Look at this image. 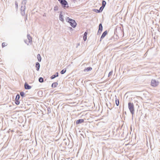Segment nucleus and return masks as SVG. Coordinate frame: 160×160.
I'll use <instances>...</instances> for the list:
<instances>
[{
  "instance_id": "23",
  "label": "nucleus",
  "mask_w": 160,
  "mask_h": 160,
  "mask_svg": "<svg viewBox=\"0 0 160 160\" xmlns=\"http://www.w3.org/2000/svg\"><path fill=\"white\" fill-rule=\"evenodd\" d=\"M93 11L95 12L96 13H100L101 12L100 11H99V10H98L97 9H94L93 10Z\"/></svg>"
},
{
  "instance_id": "30",
  "label": "nucleus",
  "mask_w": 160,
  "mask_h": 160,
  "mask_svg": "<svg viewBox=\"0 0 160 160\" xmlns=\"http://www.w3.org/2000/svg\"><path fill=\"white\" fill-rule=\"evenodd\" d=\"M87 34H88V32H87V31H86L84 33L83 36L87 37Z\"/></svg>"
},
{
  "instance_id": "11",
  "label": "nucleus",
  "mask_w": 160,
  "mask_h": 160,
  "mask_svg": "<svg viewBox=\"0 0 160 160\" xmlns=\"http://www.w3.org/2000/svg\"><path fill=\"white\" fill-rule=\"evenodd\" d=\"M92 69V68L91 67H88L86 68H85L84 70H83L84 72H89L90 71H91Z\"/></svg>"
},
{
  "instance_id": "9",
  "label": "nucleus",
  "mask_w": 160,
  "mask_h": 160,
  "mask_svg": "<svg viewBox=\"0 0 160 160\" xmlns=\"http://www.w3.org/2000/svg\"><path fill=\"white\" fill-rule=\"evenodd\" d=\"M62 11H61L60 13L59 16V20L62 22H63L64 21V19L63 18V16L62 14Z\"/></svg>"
},
{
  "instance_id": "27",
  "label": "nucleus",
  "mask_w": 160,
  "mask_h": 160,
  "mask_svg": "<svg viewBox=\"0 0 160 160\" xmlns=\"http://www.w3.org/2000/svg\"><path fill=\"white\" fill-rule=\"evenodd\" d=\"M15 103L16 104L18 105L20 103V102L19 100H15Z\"/></svg>"
},
{
  "instance_id": "26",
  "label": "nucleus",
  "mask_w": 160,
  "mask_h": 160,
  "mask_svg": "<svg viewBox=\"0 0 160 160\" xmlns=\"http://www.w3.org/2000/svg\"><path fill=\"white\" fill-rule=\"evenodd\" d=\"M58 10V7L57 6H55L54 8V10L55 11H57Z\"/></svg>"
},
{
  "instance_id": "15",
  "label": "nucleus",
  "mask_w": 160,
  "mask_h": 160,
  "mask_svg": "<svg viewBox=\"0 0 160 160\" xmlns=\"http://www.w3.org/2000/svg\"><path fill=\"white\" fill-rule=\"evenodd\" d=\"M58 85V83L57 82H55L52 83V87L53 88L56 87Z\"/></svg>"
},
{
  "instance_id": "14",
  "label": "nucleus",
  "mask_w": 160,
  "mask_h": 160,
  "mask_svg": "<svg viewBox=\"0 0 160 160\" xmlns=\"http://www.w3.org/2000/svg\"><path fill=\"white\" fill-rule=\"evenodd\" d=\"M37 58L38 61L39 62H40L41 61L42 58L41 56L39 54H38L37 55Z\"/></svg>"
},
{
  "instance_id": "3",
  "label": "nucleus",
  "mask_w": 160,
  "mask_h": 160,
  "mask_svg": "<svg viewBox=\"0 0 160 160\" xmlns=\"http://www.w3.org/2000/svg\"><path fill=\"white\" fill-rule=\"evenodd\" d=\"M58 1L64 8L65 9L69 8L68 2L66 0H60Z\"/></svg>"
},
{
  "instance_id": "25",
  "label": "nucleus",
  "mask_w": 160,
  "mask_h": 160,
  "mask_svg": "<svg viewBox=\"0 0 160 160\" xmlns=\"http://www.w3.org/2000/svg\"><path fill=\"white\" fill-rule=\"evenodd\" d=\"M56 77H56L55 75H53L50 78L51 79H53Z\"/></svg>"
},
{
  "instance_id": "32",
  "label": "nucleus",
  "mask_w": 160,
  "mask_h": 160,
  "mask_svg": "<svg viewBox=\"0 0 160 160\" xmlns=\"http://www.w3.org/2000/svg\"><path fill=\"white\" fill-rule=\"evenodd\" d=\"M15 4L16 5V8H18V3L16 1H15Z\"/></svg>"
},
{
  "instance_id": "33",
  "label": "nucleus",
  "mask_w": 160,
  "mask_h": 160,
  "mask_svg": "<svg viewBox=\"0 0 160 160\" xmlns=\"http://www.w3.org/2000/svg\"><path fill=\"white\" fill-rule=\"evenodd\" d=\"M54 75H55L56 77H58V72H56Z\"/></svg>"
},
{
  "instance_id": "24",
  "label": "nucleus",
  "mask_w": 160,
  "mask_h": 160,
  "mask_svg": "<svg viewBox=\"0 0 160 160\" xmlns=\"http://www.w3.org/2000/svg\"><path fill=\"white\" fill-rule=\"evenodd\" d=\"M105 7H103V6H102L99 9V11H100V12H102L104 9V8Z\"/></svg>"
},
{
  "instance_id": "29",
  "label": "nucleus",
  "mask_w": 160,
  "mask_h": 160,
  "mask_svg": "<svg viewBox=\"0 0 160 160\" xmlns=\"http://www.w3.org/2000/svg\"><path fill=\"white\" fill-rule=\"evenodd\" d=\"M112 72H113L112 71H110L109 74H108V77H109L110 76H111L112 75Z\"/></svg>"
},
{
  "instance_id": "6",
  "label": "nucleus",
  "mask_w": 160,
  "mask_h": 160,
  "mask_svg": "<svg viewBox=\"0 0 160 160\" xmlns=\"http://www.w3.org/2000/svg\"><path fill=\"white\" fill-rule=\"evenodd\" d=\"M26 9V6L25 5H24V6H22L21 8V14L23 16L25 15V11Z\"/></svg>"
},
{
  "instance_id": "35",
  "label": "nucleus",
  "mask_w": 160,
  "mask_h": 160,
  "mask_svg": "<svg viewBox=\"0 0 160 160\" xmlns=\"http://www.w3.org/2000/svg\"><path fill=\"white\" fill-rule=\"evenodd\" d=\"M73 1L75 2V1H76V0H73Z\"/></svg>"
},
{
  "instance_id": "20",
  "label": "nucleus",
  "mask_w": 160,
  "mask_h": 160,
  "mask_svg": "<svg viewBox=\"0 0 160 160\" xmlns=\"http://www.w3.org/2000/svg\"><path fill=\"white\" fill-rule=\"evenodd\" d=\"M20 95L22 98L25 97V93L23 92H20Z\"/></svg>"
},
{
  "instance_id": "13",
  "label": "nucleus",
  "mask_w": 160,
  "mask_h": 160,
  "mask_svg": "<svg viewBox=\"0 0 160 160\" xmlns=\"http://www.w3.org/2000/svg\"><path fill=\"white\" fill-rule=\"evenodd\" d=\"M36 70L37 71H38L39 70L40 67V64L38 62H37L36 63Z\"/></svg>"
},
{
  "instance_id": "17",
  "label": "nucleus",
  "mask_w": 160,
  "mask_h": 160,
  "mask_svg": "<svg viewBox=\"0 0 160 160\" xmlns=\"http://www.w3.org/2000/svg\"><path fill=\"white\" fill-rule=\"evenodd\" d=\"M66 71V68H64L62 69L60 72V73L62 74H64L65 73Z\"/></svg>"
},
{
  "instance_id": "34",
  "label": "nucleus",
  "mask_w": 160,
  "mask_h": 160,
  "mask_svg": "<svg viewBox=\"0 0 160 160\" xmlns=\"http://www.w3.org/2000/svg\"><path fill=\"white\" fill-rule=\"evenodd\" d=\"M69 29L71 31L73 30V29L71 27H69Z\"/></svg>"
},
{
  "instance_id": "12",
  "label": "nucleus",
  "mask_w": 160,
  "mask_h": 160,
  "mask_svg": "<svg viewBox=\"0 0 160 160\" xmlns=\"http://www.w3.org/2000/svg\"><path fill=\"white\" fill-rule=\"evenodd\" d=\"M27 37L28 39V40L29 42L30 43L32 42V38L30 36V34H28L27 35Z\"/></svg>"
},
{
  "instance_id": "18",
  "label": "nucleus",
  "mask_w": 160,
  "mask_h": 160,
  "mask_svg": "<svg viewBox=\"0 0 160 160\" xmlns=\"http://www.w3.org/2000/svg\"><path fill=\"white\" fill-rule=\"evenodd\" d=\"M38 81L40 82H43L44 81L43 78L42 77H40L39 78Z\"/></svg>"
},
{
  "instance_id": "19",
  "label": "nucleus",
  "mask_w": 160,
  "mask_h": 160,
  "mask_svg": "<svg viewBox=\"0 0 160 160\" xmlns=\"http://www.w3.org/2000/svg\"><path fill=\"white\" fill-rule=\"evenodd\" d=\"M106 2L104 0H102V6H103V7H105L106 6Z\"/></svg>"
},
{
  "instance_id": "5",
  "label": "nucleus",
  "mask_w": 160,
  "mask_h": 160,
  "mask_svg": "<svg viewBox=\"0 0 160 160\" xmlns=\"http://www.w3.org/2000/svg\"><path fill=\"white\" fill-rule=\"evenodd\" d=\"M103 30V27L102 26V24L101 23H100L99 25V28H98V30L97 33L98 35H99L102 32V31Z\"/></svg>"
},
{
  "instance_id": "8",
  "label": "nucleus",
  "mask_w": 160,
  "mask_h": 160,
  "mask_svg": "<svg viewBox=\"0 0 160 160\" xmlns=\"http://www.w3.org/2000/svg\"><path fill=\"white\" fill-rule=\"evenodd\" d=\"M31 88V86L29 85L27 82H25L24 84V88L26 89H30Z\"/></svg>"
},
{
  "instance_id": "1",
  "label": "nucleus",
  "mask_w": 160,
  "mask_h": 160,
  "mask_svg": "<svg viewBox=\"0 0 160 160\" xmlns=\"http://www.w3.org/2000/svg\"><path fill=\"white\" fill-rule=\"evenodd\" d=\"M66 21L68 22L70 25L73 28H75L77 25V23L74 20L70 18L69 17H66Z\"/></svg>"
},
{
  "instance_id": "4",
  "label": "nucleus",
  "mask_w": 160,
  "mask_h": 160,
  "mask_svg": "<svg viewBox=\"0 0 160 160\" xmlns=\"http://www.w3.org/2000/svg\"><path fill=\"white\" fill-rule=\"evenodd\" d=\"M159 83V82L154 79H152L151 82V85L154 87L157 86Z\"/></svg>"
},
{
  "instance_id": "31",
  "label": "nucleus",
  "mask_w": 160,
  "mask_h": 160,
  "mask_svg": "<svg viewBox=\"0 0 160 160\" xmlns=\"http://www.w3.org/2000/svg\"><path fill=\"white\" fill-rule=\"evenodd\" d=\"M87 39V37L83 36V39L84 41H86Z\"/></svg>"
},
{
  "instance_id": "28",
  "label": "nucleus",
  "mask_w": 160,
  "mask_h": 160,
  "mask_svg": "<svg viewBox=\"0 0 160 160\" xmlns=\"http://www.w3.org/2000/svg\"><path fill=\"white\" fill-rule=\"evenodd\" d=\"M7 45V44H6V43L5 42H3L2 43V48L5 47V46H6Z\"/></svg>"
},
{
  "instance_id": "36",
  "label": "nucleus",
  "mask_w": 160,
  "mask_h": 160,
  "mask_svg": "<svg viewBox=\"0 0 160 160\" xmlns=\"http://www.w3.org/2000/svg\"><path fill=\"white\" fill-rule=\"evenodd\" d=\"M25 41V43H27V42H26V41H25H25Z\"/></svg>"
},
{
  "instance_id": "22",
  "label": "nucleus",
  "mask_w": 160,
  "mask_h": 160,
  "mask_svg": "<svg viewBox=\"0 0 160 160\" xmlns=\"http://www.w3.org/2000/svg\"><path fill=\"white\" fill-rule=\"evenodd\" d=\"M27 2V0H23L22 2V4L25 6Z\"/></svg>"
},
{
  "instance_id": "7",
  "label": "nucleus",
  "mask_w": 160,
  "mask_h": 160,
  "mask_svg": "<svg viewBox=\"0 0 160 160\" xmlns=\"http://www.w3.org/2000/svg\"><path fill=\"white\" fill-rule=\"evenodd\" d=\"M107 33H108V32H107V30L105 31L102 33V34L100 38V41H101L105 37V36L107 34Z\"/></svg>"
},
{
  "instance_id": "21",
  "label": "nucleus",
  "mask_w": 160,
  "mask_h": 160,
  "mask_svg": "<svg viewBox=\"0 0 160 160\" xmlns=\"http://www.w3.org/2000/svg\"><path fill=\"white\" fill-rule=\"evenodd\" d=\"M20 98V96L19 94H18L16 97L15 100H19Z\"/></svg>"
},
{
  "instance_id": "2",
  "label": "nucleus",
  "mask_w": 160,
  "mask_h": 160,
  "mask_svg": "<svg viewBox=\"0 0 160 160\" xmlns=\"http://www.w3.org/2000/svg\"><path fill=\"white\" fill-rule=\"evenodd\" d=\"M128 107L130 112L132 115H133L135 112L133 104L132 103H131V102H129L128 103Z\"/></svg>"
},
{
  "instance_id": "10",
  "label": "nucleus",
  "mask_w": 160,
  "mask_h": 160,
  "mask_svg": "<svg viewBox=\"0 0 160 160\" xmlns=\"http://www.w3.org/2000/svg\"><path fill=\"white\" fill-rule=\"evenodd\" d=\"M84 120L82 119H80L78 120H77L76 122V124H78L80 123H81L83 122H84Z\"/></svg>"
},
{
  "instance_id": "16",
  "label": "nucleus",
  "mask_w": 160,
  "mask_h": 160,
  "mask_svg": "<svg viewBox=\"0 0 160 160\" xmlns=\"http://www.w3.org/2000/svg\"><path fill=\"white\" fill-rule=\"evenodd\" d=\"M116 104L117 106H118L119 105V100L118 99H117V98H116L115 100Z\"/></svg>"
}]
</instances>
